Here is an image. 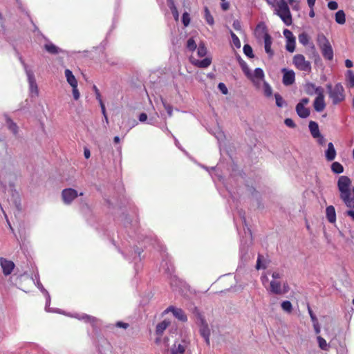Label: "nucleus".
<instances>
[{"mask_svg":"<svg viewBox=\"0 0 354 354\" xmlns=\"http://www.w3.org/2000/svg\"><path fill=\"white\" fill-rule=\"evenodd\" d=\"M337 186L340 192V198L345 205L349 207H354V187H351L350 178L345 176L339 178Z\"/></svg>","mask_w":354,"mask_h":354,"instance_id":"f257e3e1","label":"nucleus"},{"mask_svg":"<svg viewBox=\"0 0 354 354\" xmlns=\"http://www.w3.org/2000/svg\"><path fill=\"white\" fill-rule=\"evenodd\" d=\"M275 13L281 19L284 24L289 26L292 24V17L288 4L284 1L277 3Z\"/></svg>","mask_w":354,"mask_h":354,"instance_id":"f03ea898","label":"nucleus"},{"mask_svg":"<svg viewBox=\"0 0 354 354\" xmlns=\"http://www.w3.org/2000/svg\"><path fill=\"white\" fill-rule=\"evenodd\" d=\"M311 87L315 89V93L317 95L313 103L314 109L316 111L321 112L324 111L326 107L324 90L322 87H317L315 85H310L308 86V88Z\"/></svg>","mask_w":354,"mask_h":354,"instance_id":"7ed1b4c3","label":"nucleus"},{"mask_svg":"<svg viewBox=\"0 0 354 354\" xmlns=\"http://www.w3.org/2000/svg\"><path fill=\"white\" fill-rule=\"evenodd\" d=\"M29 84V91L31 97H37L39 95V89L35 78L33 71L28 68V66L22 62Z\"/></svg>","mask_w":354,"mask_h":354,"instance_id":"20e7f679","label":"nucleus"},{"mask_svg":"<svg viewBox=\"0 0 354 354\" xmlns=\"http://www.w3.org/2000/svg\"><path fill=\"white\" fill-rule=\"evenodd\" d=\"M328 88L330 89L329 96L333 104H337L344 100V89L341 84H337L333 88L330 86H328Z\"/></svg>","mask_w":354,"mask_h":354,"instance_id":"39448f33","label":"nucleus"},{"mask_svg":"<svg viewBox=\"0 0 354 354\" xmlns=\"http://www.w3.org/2000/svg\"><path fill=\"white\" fill-rule=\"evenodd\" d=\"M196 324L198 326L199 333L204 338L206 344L207 345H209L210 329L207 322L201 315H198L196 320Z\"/></svg>","mask_w":354,"mask_h":354,"instance_id":"423d86ee","label":"nucleus"},{"mask_svg":"<svg viewBox=\"0 0 354 354\" xmlns=\"http://www.w3.org/2000/svg\"><path fill=\"white\" fill-rule=\"evenodd\" d=\"M292 62L295 66L300 71L308 73L311 71L310 62L306 60V58L303 55H295L293 57Z\"/></svg>","mask_w":354,"mask_h":354,"instance_id":"0eeeda50","label":"nucleus"},{"mask_svg":"<svg viewBox=\"0 0 354 354\" xmlns=\"http://www.w3.org/2000/svg\"><path fill=\"white\" fill-rule=\"evenodd\" d=\"M319 41L323 57L326 59L332 60L333 58V50L328 40L323 36L319 39Z\"/></svg>","mask_w":354,"mask_h":354,"instance_id":"6e6552de","label":"nucleus"},{"mask_svg":"<svg viewBox=\"0 0 354 354\" xmlns=\"http://www.w3.org/2000/svg\"><path fill=\"white\" fill-rule=\"evenodd\" d=\"M248 78L252 82L254 86L257 89H260L261 85L266 82L264 80V73L260 68H256Z\"/></svg>","mask_w":354,"mask_h":354,"instance_id":"1a4fd4ad","label":"nucleus"},{"mask_svg":"<svg viewBox=\"0 0 354 354\" xmlns=\"http://www.w3.org/2000/svg\"><path fill=\"white\" fill-rule=\"evenodd\" d=\"M268 290L277 295H283L288 292L289 288L287 284H282L281 282L278 280H272Z\"/></svg>","mask_w":354,"mask_h":354,"instance_id":"9d476101","label":"nucleus"},{"mask_svg":"<svg viewBox=\"0 0 354 354\" xmlns=\"http://www.w3.org/2000/svg\"><path fill=\"white\" fill-rule=\"evenodd\" d=\"M83 193L78 194L77 191L72 188L64 189L62 192V197L65 204H71L78 196H82Z\"/></svg>","mask_w":354,"mask_h":354,"instance_id":"9b49d317","label":"nucleus"},{"mask_svg":"<svg viewBox=\"0 0 354 354\" xmlns=\"http://www.w3.org/2000/svg\"><path fill=\"white\" fill-rule=\"evenodd\" d=\"M189 346V341L185 339L176 342L167 354H183Z\"/></svg>","mask_w":354,"mask_h":354,"instance_id":"f8f14e48","label":"nucleus"},{"mask_svg":"<svg viewBox=\"0 0 354 354\" xmlns=\"http://www.w3.org/2000/svg\"><path fill=\"white\" fill-rule=\"evenodd\" d=\"M309 102L308 98H303L296 106V111L301 118H306L310 115V110L306 107Z\"/></svg>","mask_w":354,"mask_h":354,"instance_id":"ddd939ff","label":"nucleus"},{"mask_svg":"<svg viewBox=\"0 0 354 354\" xmlns=\"http://www.w3.org/2000/svg\"><path fill=\"white\" fill-rule=\"evenodd\" d=\"M254 35L259 41H263L266 38L270 37L268 28L263 23H260L257 25L254 30Z\"/></svg>","mask_w":354,"mask_h":354,"instance_id":"4468645a","label":"nucleus"},{"mask_svg":"<svg viewBox=\"0 0 354 354\" xmlns=\"http://www.w3.org/2000/svg\"><path fill=\"white\" fill-rule=\"evenodd\" d=\"M169 312H171L174 316L181 322H185L187 320L186 315L185 314L184 311L180 308H177L174 306H169L165 310V313Z\"/></svg>","mask_w":354,"mask_h":354,"instance_id":"2eb2a0df","label":"nucleus"},{"mask_svg":"<svg viewBox=\"0 0 354 354\" xmlns=\"http://www.w3.org/2000/svg\"><path fill=\"white\" fill-rule=\"evenodd\" d=\"M0 265L5 275L11 274L15 268V264L12 261H8L4 258L0 259Z\"/></svg>","mask_w":354,"mask_h":354,"instance_id":"dca6fc26","label":"nucleus"},{"mask_svg":"<svg viewBox=\"0 0 354 354\" xmlns=\"http://www.w3.org/2000/svg\"><path fill=\"white\" fill-rule=\"evenodd\" d=\"M282 72L283 73V83L286 86L292 84L295 80L294 71L283 68Z\"/></svg>","mask_w":354,"mask_h":354,"instance_id":"f3484780","label":"nucleus"},{"mask_svg":"<svg viewBox=\"0 0 354 354\" xmlns=\"http://www.w3.org/2000/svg\"><path fill=\"white\" fill-rule=\"evenodd\" d=\"M190 61L192 64H193L194 66L199 67V68H207L212 63V59L209 57H206L203 59V60H198L196 58L191 57Z\"/></svg>","mask_w":354,"mask_h":354,"instance_id":"a211bd4d","label":"nucleus"},{"mask_svg":"<svg viewBox=\"0 0 354 354\" xmlns=\"http://www.w3.org/2000/svg\"><path fill=\"white\" fill-rule=\"evenodd\" d=\"M326 158L328 161H332L335 158L336 151L332 142L328 144V149L325 153Z\"/></svg>","mask_w":354,"mask_h":354,"instance_id":"6ab92c4d","label":"nucleus"},{"mask_svg":"<svg viewBox=\"0 0 354 354\" xmlns=\"http://www.w3.org/2000/svg\"><path fill=\"white\" fill-rule=\"evenodd\" d=\"M326 214L328 221L331 223H334L336 221L335 207L333 205L328 206L326 209Z\"/></svg>","mask_w":354,"mask_h":354,"instance_id":"aec40b11","label":"nucleus"},{"mask_svg":"<svg viewBox=\"0 0 354 354\" xmlns=\"http://www.w3.org/2000/svg\"><path fill=\"white\" fill-rule=\"evenodd\" d=\"M64 75L68 84L72 87L75 86H77V80L75 77L73 75L71 71L69 69H66L64 71Z\"/></svg>","mask_w":354,"mask_h":354,"instance_id":"412c9836","label":"nucleus"},{"mask_svg":"<svg viewBox=\"0 0 354 354\" xmlns=\"http://www.w3.org/2000/svg\"><path fill=\"white\" fill-rule=\"evenodd\" d=\"M264 43V48L266 53L268 54L269 57H272L274 55V51L271 48V46L272 44V37H269L263 40Z\"/></svg>","mask_w":354,"mask_h":354,"instance_id":"4be33fe9","label":"nucleus"},{"mask_svg":"<svg viewBox=\"0 0 354 354\" xmlns=\"http://www.w3.org/2000/svg\"><path fill=\"white\" fill-rule=\"evenodd\" d=\"M309 129L313 138H318L321 134L317 123L314 121L309 122Z\"/></svg>","mask_w":354,"mask_h":354,"instance_id":"5701e85b","label":"nucleus"},{"mask_svg":"<svg viewBox=\"0 0 354 354\" xmlns=\"http://www.w3.org/2000/svg\"><path fill=\"white\" fill-rule=\"evenodd\" d=\"M169 324L170 322L166 319L159 323L156 326V333L159 335H162Z\"/></svg>","mask_w":354,"mask_h":354,"instance_id":"b1692460","label":"nucleus"},{"mask_svg":"<svg viewBox=\"0 0 354 354\" xmlns=\"http://www.w3.org/2000/svg\"><path fill=\"white\" fill-rule=\"evenodd\" d=\"M44 48L51 54H57L61 52V50L52 43L46 44Z\"/></svg>","mask_w":354,"mask_h":354,"instance_id":"393cba45","label":"nucleus"},{"mask_svg":"<svg viewBox=\"0 0 354 354\" xmlns=\"http://www.w3.org/2000/svg\"><path fill=\"white\" fill-rule=\"evenodd\" d=\"M317 340L318 346L322 350H323V351H328L329 350V348H330L329 344L326 342V341L322 337L318 335L317 337Z\"/></svg>","mask_w":354,"mask_h":354,"instance_id":"a878e982","label":"nucleus"},{"mask_svg":"<svg viewBox=\"0 0 354 354\" xmlns=\"http://www.w3.org/2000/svg\"><path fill=\"white\" fill-rule=\"evenodd\" d=\"M259 90H261L263 94L268 97H271L272 95V89L266 82L261 85V88Z\"/></svg>","mask_w":354,"mask_h":354,"instance_id":"bb28decb","label":"nucleus"},{"mask_svg":"<svg viewBox=\"0 0 354 354\" xmlns=\"http://www.w3.org/2000/svg\"><path fill=\"white\" fill-rule=\"evenodd\" d=\"M335 21L339 24H344L345 23V14L343 10H339L336 12Z\"/></svg>","mask_w":354,"mask_h":354,"instance_id":"cd10ccee","label":"nucleus"},{"mask_svg":"<svg viewBox=\"0 0 354 354\" xmlns=\"http://www.w3.org/2000/svg\"><path fill=\"white\" fill-rule=\"evenodd\" d=\"M331 169L335 174H341L344 171L343 166L337 162H334L332 164Z\"/></svg>","mask_w":354,"mask_h":354,"instance_id":"c85d7f7f","label":"nucleus"},{"mask_svg":"<svg viewBox=\"0 0 354 354\" xmlns=\"http://www.w3.org/2000/svg\"><path fill=\"white\" fill-rule=\"evenodd\" d=\"M6 125L8 128L14 133L16 134L17 133L18 127L17 124L13 122L10 118H7L6 120Z\"/></svg>","mask_w":354,"mask_h":354,"instance_id":"c756f323","label":"nucleus"},{"mask_svg":"<svg viewBox=\"0 0 354 354\" xmlns=\"http://www.w3.org/2000/svg\"><path fill=\"white\" fill-rule=\"evenodd\" d=\"M281 308L286 313H290L292 310V305L289 301H284L281 303Z\"/></svg>","mask_w":354,"mask_h":354,"instance_id":"7c9ffc66","label":"nucleus"},{"mask_svg":"<svg viewBox=\"0 0 354 354\" xmlns=\"http://www.w3.org/2000/svg\"><path fill=\"white\" fill-rule=\"evenodd\" d=\"M286 48L290 53L294 52L295 49V39L286 41Z\"/></svg>","mask_w":354,"mask_h":354,"instance_id":"2f4dec72","label":"nucleus"},{"mask_svg":"<svg viewBox=\"0 0 354 354\" xmlns=\"http://www.w3.org/2000/svg\"><path fill=\"white\" fill-rule=\"evenodd\" d=\"M205 20L207 21V23L211 26H212L214 24V18L211 15L209 10L207 8H205Z\"/></svg>","mask_w":354,"mask_h":354,"instance_id":"473e14b6","label":"nucleus"},{"mask_svg":"<svg viewBox=\"0 0 354 354\" xmlns=\"http://www.w3.org/2000/svg\"><path fill=\"white\" fill-rule=\"evenodd\" d=\"M298 39H299V41L301 44H303V45H304V46L307 45V44H308V40H309V39H308V35H307L306 33H305V32H302V33H301V34L299 35Z\"/></svg>","mask_w":354,"mask_h":354,"instance_id":"72a5a7b5","label":"nucleus"},{"mask_svg":"<svg viewBox=\"0 0 354 354\" xmlns=\"http://www.w3.org/2000/svg\"><path fill=\"white\" fill-rule=\"evenodd\" d=\"M196 47L197 45L195 40L193 38H189L187 42V48L189 50L194 51L196 48Z\"/></svg>","mask_w":354,"mask_h":354,"instance_id":"f704fd0d","label":"nucleus"},{"mask_svg":"<svg viewBox=\"0 0 354 354\" xmlns=\"http://www.w3.org/2000/svg\"><path fill=\"white\" fill-rule=\"evenodd\" d=\"M231 37H232V44L233 45L236 47L237 48H239L241 47V41L239 39V37L233 32L231 31Z\"/></svg>","mask_w":354,"mask_h":354,"instance_id":"c9c22d12","label":"nucleus"},{"mask_svg":"<svg viewBox=\"0 0 354 354\" xmlns=\"http://www.w3.org/2000/svg\"><path fill=\"white\" fill-rule=\"evenodd\" d=\"M198 55L201 57H204L207 53V49L203 44H199L197 50Z\"/></svg>","mask_w":354,"mask_h":354,"instance_id":"e433bc0d","label":"nucleus"},{"mask_svg":"<svg viewBox=\"0 0 354 354\" xmlns=\"http://www.w3.org/2000/svg\"><path fill=\"white\" fill-rule=\"evenodd\" d=\"M243 52L245 54V55H247L249 57H254L252 48L248 44H245L243 46Z\"/></svg>","mask_w":354,"mask_h":354,"instance_id":"4c0bfd02","label":"nucleus"},{"mask_svg":"<svg viewBox=\"0 0 354 354\" xmlns=\"http://www.w3.org/2000/svg\"><path fill=\"white\" fill-rule=\"evenodd\" d=\"M274 97H275L277 106L278 107H282L285 104V102H284L283 97L278 93H276L274 95Z\"/></svg>","mask_w":354,"mask_h":354,"instance_id":"58836bf2","label":"nucleus"},{"mask_svg":"<svg viewBox=\"0 0 354 354\" xmlns=\"http://www.w3.org/2000/svg\"><path fill=\"white\" fill-rule=\"evenodd\" d=\"M182 21L185 26H188L190 23V17L188 12H185L183 14Z\"/></svg>","mask_w":354,"mask_h":354,"instance_id":"ea45409f","label":"nucleus"},{"mask_svg":"<svg viewBox=\"0 0 354 354\" xmlns=\"http://www.w3.org/2000/svg\"><path fill=\"white\" fill-rule=\"evenodd\" d=\"M75 317L78 318L79 319H83V320H84L85 322H87L93 323L95 321V317H91V316H88V315H83L81 317L75 316Z\"/></svg>","mask_w":354,"mask_h":354,"instance_id":"a19ab883","label":"nucleus"},{"mask_svg":"<svg viewBox=\"0 0 354 354\" xmlns=\"http://www.w3.org/2000/svg\"><path fill=\"white\" fill-rule=\"evenodd\" d=\"M283 35L285 37V38L286 39V41H289V40H292L293 39H295V37H294L292 32L288 30V29H285L283 30Z\"/></svg>","mask_w":354,"mask_h":354,"instance_id":"79ce46f5","label":"nucleus"},{"mask_svg":"<svg viewBox=\"0 0 354 354\" xmlns=\"http://www.w3.org/2000/svg\"><path fill=\"white\" fill-rule=\"evenodd\" d=\"M347 80L351 86H354V73L351 71L348 72Z\"/></svg>","mask_w":354,"mask_h":354,"instance_id":"37998d69","label":"nucleus"},{"mask_svg":"<svg viewBox=\"0 0 354 354\" xmlns=\"http://www.w3.org/2000/svg\"><path fill=\"white\" fill-rule=\"evenodd\" d=\"M73 96L75 100H78L80 97V93L77 88V86H72Z\"/></svg>","mask_w":354,"mask_h":354,"instance_id":"c03bdc74","label":"nucleus"},{"mask_svg":"<svg viewBox=\"0 0 354 354\" xmlns=\"http://www.w3.org/2000/svg\"><path fill=\"white\" fill-rule=\"evenodd\" d=\"M162 104L169 116L172 115V107L161 98Z\"/></svg>","mask_w":354,"mask_h":354,"instance_id":"a18cd8bd","label":"nucleus"},{"mask_svg":"<svg viewBox=\"0 0 354 354\" xmlns=\"http://www.w3.org/2000/svg\"><path fill=\"white\" fill-rule=\"evenodd\" d=\"M262 259L263 257L259 256L256 266L257 270H259L261 268H266L265 264L262 263Z\"/></svg>","mask_w":354,"mask_h":354,"instance_id":"49530a36","label":"nucleus"},{"mask_svg":"<svg viewBox=\"0 0 354 354\" xmlns=\"http://www.w3.org/2000/svg\"><path fill=\"white\" fill-rule=\"evenodd\" d=\"M284 123L287 127H290V128H295L296 126L294 121L290 118H286L284 120Z\"/></svg>","mask_w":354,"mask_h":354,"instance_id":"de8ad7c7","label":"nucleus"},{"mask_svg":"<svg viewBox=\"0 0 354 354\" xmlns=\"http://www.w3.org/2000/svg\"><path fill=\"white\" fill-rule=\"evenodd\" d=\"M97 97L99 98V100H100V106H101L102 114H103L104 118H106V113L105 106H104L102 100L100 98L99 93H97Z\"/></svg>","mask_w":354,"mask_h":354,"instance_id":"09e8293b","label":"nucleus"},{"mask_svg":"<svg viewBox=\"0 0 354 354\" xmlns=\"http://www.w3.org/2000/svg\"><path fill=\"white\" fill-rule=\"evenodd\" d=\"M218 88L222 92L223 94L226 95L228 91L225 84L219 83L218 85Z\"/></svg>","mask_w":354,"mask_h":354,"instance_id":"8fccbe9b","label":"nucleus"},{"mask_svg":"<svg viewBox=\"0 0 354 354\" xmlns=\"http://www.w3.org/2000/svg\"><path fill=\"white\" fill-rule=\"evenodd\" d=\"M328 7L329 9H330L332 10H334L337 9L338 4H337V3L336 1H330L328 3Z\"/></svg>","mask_w":354,"mask_h":354,"instance_id":"3c124183","label":"nucleus"},{"mask_svg":"<svg viewBox=\"0 0 354 354\" xmlns=\"http://www.w3.org/2000/svg\"><path fill=\"white\" fill-rule=\"evenodd\" d=\"M171 13L173 15V17L174 18V19L178 21V19H179V13L177 10V8H173V9H171Z\"/></svg>","mask_w":354,"mask_h":354,"instance_id":"603ef678","label":"nucleus"},{"mask_svg":"<svg viewBox=\"0 0 354 354\" xmlns=\"http://www.w3.org/2000/svg\"><path fill=\"white\" fill-rule=\"evenodd\" d=\"M242 68H243V71L244 72V73L245 74V75L249 77L250 75L252 73L250 71L248 67L245 65V64H243L242 66Z\"/></svg>","mask_w":354,"mask_h":354,"instance_id":"864d4df0","label":"nucleus"},{"mask_svg":"<svg viewBox=\"0 0 354 354\" xmlns=\"http://www.w3.org/2000/svg\"><path fill=\"white\" fill-rule=\"evenodd\" d=\"M308 313H309V315L310 316L313 323L318 322L316 316L313 314L312 310L309 307H308Z\"/></svg>","mask_w":354,"mask_h":354,"instance_id":"5fc2aeb1","label":"nucleus"},{"mask_svg":"<svg viewBox=\"0 0 354 354\" xmlns=\"http://www.w3.org/2000/svg\"><path fill=\"white\" fill-rule=\"evenodd\" d=\"M313 85V84H308L306 85V93L309 95H313L315 93V89L313 88H308L309 86Z\"/></svg>","mask_w":354,"mask_h":354,"instance_id":"6e6d98bb","label":"nucleus"},{"mask_svg":"<svg viewBox=\"0 0 354 354\" xmlns=\"http://www.w3.org/2000/svg\"><path fill=\"white\" fill-rule=\"evenodd\" d=\"M272 277L273 280H277L281 277V274L279 272L275 271L272 272Z\"/></svg>","mask_w":354,"mask_h":354,"instance_id":"4d7b16f0","label":"nucleus"},{"mask_svg":"<svg viewBox=\"0 0 354 354\" xmlns=\"http://www.w3.org/2000/svg\"><path fill=\"white\" fill-rule=\"evenodd\" d=\"M233 28L236 30H241V23L239 21H234L233 22Z\"/></svg>","mask_w":354,"mask_h":354,"instance_id":"13d9d810","label":"nucleus"},{"mask_svg":"<svg viewBox=\"0 0 354 354\" xmlns=\"http://www.w3.org/2000/svg\"><path fill=\"white\" fill-rule=\"evenodd\" d=\"M313 328L316 334H319L320 333V326L318 322L313 323Z\"/></svg>","mask_w":354,"mask_h":354,"instance_id":"bf43d9fd","label":"nucleus"},{"mask_svg":"<svg viewBox=\"0 0 354 354\" xmlns=\"http://www.w3.org/2000/svg\"><path fill=\"white\" fill-rule=\"evenodd\" d=\"M116 326L118 327L123 328L126 329L128 327L129 325L127 323H124V322H117Z\"/></svg>","mask_w":354,"mask_h":354,"instance_id":"052dcab7","label":"nucleus"},{"mask_svg":"<svg viewBox=\"0 0 354 354\" xmlns=\"http://www.w3.org/2000/svg\"><path fill=\"white\" fill-rule=\"evenodd\" d=\"M147 120V115L146 113H142L139 115V120L140 122H145Z\"/></svg>","mask_w":354,"mask_h":354,"instance_id":"680f3d73","label":"nucleus"},{"mask_svg":"<svg viewBox=\"0 0 354 354\" xmlns=\"http://www.w3.org/2000/svg\"><path fill=\"white\" fill-rule=\"evenodd\" d=\"M317 139V141L319 144L323 145L325 144V139L320 134V136L318 138H316Z\"/></svg>","mask_w":354,"mask_h":354,"instance_id":"e2e57ef3","label":"nucleus"},{"mask_svg":"<svg viewBox=\"0 0 354 354\" xmlns=\"http://www.w3.org/2000/svg\"><path fill=\"white\" fill-rule=\"evenodd\" d=\"M346 214L350 216L354 221V210L350 209L346 212Z\"/></svg>","mask_w":354,"mask_h":354,"instance_id":"0e129e2a","label":"nucleus"},{"mask_svg":"<svg viewBox=\"0 0 354 354\" xmlns=\"http://www.w3.org/2000/svg\"><path fill=\"white\" fill-rule=\"evenodd\" d=\"M167 4L170 10L176 8L173 0H167Z\"/></svg>","mask_w":354,"mask_h":354,"instance_id":"69168bd1","label":"nucleus"},{"mask_svg":"<svg viewBox=\"0 0 354 354\" xmlns=\"http://www.w3.org/2000/svg\"><path fill=\"white\" fill-rule=\"evenodd\" d=\"M84 155L86 159L89 158L91 156V152L88 149H86L84 151Z\"/></svg>","mask_w":354,"mask_h":354,"instance_id":"338daca9","label":"nucleus"},{"mask_svg":"<svg viewBox=\"0 0 354 354\" xmlns=\"http://www.w3.org/2000/svg\"><path fill=\"white\" fill-rule=\"evenodd\" d=\"M345 65L347 68H351L353 66V62L349 59H346L345 62Z\"/></svg>","mask_w":354,"mask_h":354,"instance_id":"774afa93","label":"nucleus"}]
</instances>
